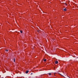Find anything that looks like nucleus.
I'll return each instance as SVG.
<instances>
[{"mask_svg":"<svg viewBox=\"0 0 78 78\" xmlns=\"http://www.w3.org/2000/svg\"><path fill=\"white\" fill-rule=\"evenodd\" d=\"M29 72V71L27 70L26 72V73H28Z\"/></svg>","mask_w":78,"mask_h":78,"instance_id":"f03ea898","label":"nucleus"},{"mask_svg":"<svg viewBox=\"0 0 78 78\" xmlns=\"http://www.w3.org/2000/svg\"><path fill=\"white\" fill-rule=\"evenodd\" d=\"M64 10L65 11H67V9H66L65 8V9H64Z\"/></svg>","mask_w":78,"mask_h":78,"instance_id":"7ed1b4c3","label":"nucleus"},{"mask_svg":"<svg viewBox=\"0 0 78 78\" xmlns=\"http://www.w3.org/2000/svg\"><path fill=\"white\" fill-rule=\"evenodd\" d=\"M31 74H33V73H31Z\"/></svg>","mask_w":78,"mask_h":78,"instance_id":"f8f14e48","label":"nucleus"},{"mask_svg":"<svg viewBox=\"0 0 78 78\" xmlns=\"http://www.w3.org/2000/svg\"><path fill=\"white\" fill-rule=\"evenodd\" d=\"M5 51H8V50H7V49H5Z\"/></svg>","mask_w":78,"mask_h":78,"instance_id":"39448f33","label":"nucleus"},{"mask_svg":"<svg viewBox=\"0 0 78 78\" xmlns=\"http://www.w3.org/2000/svg\"><path fill=\"white\" fill-rule=\"evenodd\" d=\"M20 32L21 33H22V31L20 30Z\"/></svg>","mask_w":78,"mask_h":78,"instance_id":"0eeeda50","label":"nucleus"},{"mask_svg":"<svg viewBox=\"0 0 78 78\" xmlns=\"http://www.w3.org/2000/svg\"><path fill=\"white\" fill-rule=\"evenodd\" d=\"M47 61V60L46 59H44V61L45 62Z\"/></svg>","mask_w":78,"mask_h":78,"instance_id":"423d86ee","label":"nucleus"},{"mask_svg":"<svg viewBox=\"0 0 78 78\" xmlns=\"http://www.w3.org/2000/svg\"><path fill=\"white\" fill-rule=\"evenodd\" d=\"M58 63V61H55V64H57Z\"/></svg>","mask_w":78,"mask_h":78,"instance_id":"f257e3e1","label":"nucleus"},{"mask_svg":"<svg viewBox=\"0 0 78 78\" xmlns=\"http://www.w3.org/2000/svg\"><path fill=\"white\" fill-rule=\"evenodd\" d=\"M14 62H15V58H14Z\"/></svg>","mask_w":78,"mask_h":78,"instance_id":"6e6552de","label":"nucleus"},{"mask_svg":"<svg viewBox=\"0 0 78 78\" xmlns=\"http://www.w3.org/2000/svg\"><path fill=\"white\" fill-rule=\"evenodd\" d=\"M48 74L49 75H51V73H48Z\"/></svg>","mask_w":78,"mask_h":78,"instance_id":"20e7f679","label":"nucleus"},{"mask_svg":"<svg viewBox=\"0 0 78 78\" xmlns=\"http://www.w3.org/2000/svg\"><path fill=\"white\" fill-rule=\"evenodd\" d=\"M65 4L66 5V6H67V3H65Z\"/></svg>","mask_w":78,"mask_h":78,"instance_id":"1a4fd4ad","label":"nucleus"},{"mask_svg":"<svg viewBox=\"0 0 78 78\" xmlns=\"http://www.w3.org/2000/svg\"><path fill=\"white\" fill-rule=\"evenodd\" d=\"M61 75H62V76H62V75H61V74H60Z\"/></svg>","mask_w":78,"mask_h":78,"instance_id":"9b49d317","label":"nucleus"},{"mask_svg":"<svg viewBox=\"0 0 78 78\" xmlns=\"http://www.w3.org/2000/svg\"><path fill=\"white\" fill-rule=\"evenodd\" d=\"M40 31V30H37L38 32H39Z\"/></svg>","mask_w":78,"mask_h":78,"instance_id":"9d476101","label":"nucleus"}]
</instances>
